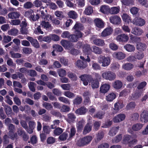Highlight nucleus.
Returning <instances> with one entry per match:
<instances>
[{"label": "nucleus", "mask_w": 148, "mask_h": 148, "mask_svg": "<svg viewBox=\"0 0 148 148\" xmlns=\"http://www.w3.org/2000/svg\"><path fill=\"white\" fill-rule=\"evenodd\" d=\"M138 140L136 139L133 138L132 135L129 134L124 135L122 141L123 144L127 145L131 148L136 144Z\"/></svg>", "instance_id": "f257e3e1"}, {"label": "nucleus", "mask_w": 148, "mask_h": 148, "mask_svg": "<svg viewBox=\"0 0 148 148\" xmlns=\"http://www.w3.org/2000/svg\"><path fill=\"white\" fill-rule=\"evenodd\" d=\"M85 58L84 57L81 56L80 58L81 59L84 61L83 62L80 60H78L76 62V65L80 69H84L86 68L88 66V64L87 62H89L90 61V58L88 56H87Z\"/></svg>", "instance_id": "f03ea898"}, {"label": "nucleus", "mask_w": 148, "mask_h": 148, "mask_svg": "<svg viewBox=\"0 0 148 148\" xmlns=\"http://www.w3.org/2000/svg\"><path fill=\"white\" fill-rule=\"evenodd\" d=\"M92 139V137L91 136H85L78 140L77 145L79 147H83L89 144Z\"/></svg>", "instance_id": "7ed1b4c3"}, {"label": "nucleus", "mask_w": 148, "mask_h": 148, "mask_svg": "<svg viewBox=\"0 0 148 148\" xmlns=\"http://www.w3.org/2000/svg\"><path fill=\"white\" fill-rule=\"evenodd\" d=\"M102 77L106 80L112 81L115 78V74L111 71H106L103 73L102 75Z\"/></svg>", "instance_id": "20e7f679"}, {"label": "nucleus", "mask_w": 148, "mask_h": 148, "mask_svg": "<svg viewBox=\"0 0 148 148\" xmlns=\"http://www.w3.org/2000/svg\"><path fill=\"white\" fill-rule=\"evenodd\" d=\"M79 78L83 82L84 85L87 86L88 84V83H90L92 79V77L91 75L84 74L81 75Z\"/></svg>", "instance_id": "39448f33"}, {"label": "nucleus", "mask_w": 148, "mask_h": 148, "mask_svg": "<svg viewBox=\"0 0 148 148\" xmlns=\"http://www.w3.org/2000/svg\"><path fill=\"white\" fill-rule=\"evenodd\" d=\"M25 16L27 17H29L30 19L34 21H35L38 20L39 16L38 14H37L35 16L34 11L33 10H30L25 12Z\"/></svg>", "instance_id": "423d86ee"}, {"label": "nucleus", "mask_w": 148, "mask_h": 148, "mask_svg": "<svg viewBox=\"0 0 148 148\" xmlns=\"http://www.w3.org/2000/svg\"><path fill=\"white\" fill-rule=\"evenodd\" d=\"M110 59L109 57H106L102 56L99 58V62L100 63H102V66L103 67L107 66L109 65L110 63Z\"/></svg>", "instance_id": "0eeeda50"}, {"label": "nucleus", "mask_w": 148, "mask_h": 148, "mask_svg": "<svg viewBox=\"0 0 148 148\" xmlns=\"http://www.w3.org/2000/svg\"><path fill=\"white\" fill-rule=\"evenodd\" d=\"M26 39L30 42L32 46L34 47L36 49L40 48V45L39 43L36 39L29 36L27 37Z\"/></svg>", "instance_id": "6e6552de"}, {"label": "nucleus", "mask_w": 148, "mask_h": 148, "mask_svg": "<svg viewBox=\"0 0 148 148\" xmlns=\"http://www.w3.org/2000/svg\"><path fill=\"white\" fill-rule=\"evenodd\" d=\"M94 22L96 27L100 28L104 27L105 23L101 19L96 18L94 19Z\"/></svg>", "instance_id": "1a4fd4ad"}, {"label": "nucleus", "mask_w": 148, "mask_h": 148, "mask_svg": "<svg viewBox=\"0 0 148 148\" xmlns=\"http://www.w3.org/2000/svg\"><path fill=\"white\" fill-rule=\"evenodd\" d=\"M61 44L65 49H71L73 47L72 43L69 41L63 40L60 42Z\"/></svg>", "instance_id": "9d476101"}, {"label": "nucleus", "mask_w": 148, "mask_h": 148, "mask_svg": "<svg viewBox=\"0 0 148 148\" xmlns=\"http://www.w3.org/2000/svg\"><path fill=\"white\" fill-rule=\"evenodd\" d=\"M110 23L113 24L118 25L121 23V19L120 17L115 15L110 16Z\"/></svg>", "instance_id": "9b49d317"}, {"label": "nucleus", "mask_w": 148, "mask_h": 148, "mask_svg": "<svg viewBox=\"0 0 148 148\" xmlns=\"http://www.w3.org/2000/svg\"><path fill=\"white\" fill-rule=\"evenodd\" d=\"M113 31V29L110 27H108L105 29L101 33V36L104 37L111 35Z\"/></svg>", "instance_id": "f8f14e48"}, {"label": "nucleus", "mask_w": 148, "mask_h": 148, "mask_svg": "<svg viewBox=\"0 0 148 148\" xmlns=\"http://www.w3.org/2000/svg\"><path fill=\"white\" fill-rule=\"evenodd\" d=\"M126 117L125 114H119L114 117L113 121L114 123H118L123 121Z\"/></svg>", "instance_id": "ddd939ff"}, {"label": "nucleus", "mask_w": 148, "mask_h": 148, "mask_svg": "<svg viewBox=\"0 0 148 148\" xmlns=\"http://www.w3.org/2000/svg\"><path fill=\"white\" fill-rule=\"evenodd\" d=\"M140 120L143 123L148 121V111L144 110L140 114Z\"/></svg>", "instance_id": "4468645a"}, {"label": "nucleus", "mask_w": 148, "mask_h": 148, "mask_svg": "<svg viewBox=\"0 0 148 148\" xmlns=\"http://www.w3.org/2000/svg\"><path fill=\"white\" fill-rule=\"evenodd\" d=\"M133 21L134 24L140 26L144 25L145 23V21L144 19L137 17L135 18Z\"/></svg>", "instance_id": "2eb2a0df"}, {"label": "nucleus", "mask_w": 148, "mask_h": 148, "mask_svg": "<svg viewBox=\"0 0 148 148\" xmlns=\"http://www.w3.org/2000/svg\"><path fill=\"white\" fill-rule=\"evenodd\" d=\"M113 57L119 60L124 59L125 57V54L121 52H115L113 53Z\"/></svg>", "instance_id": "dca6fc26"}, {"label": "nucleus", "mask_w": 148, "mask_h": 148, "mask_svg": "<svg viewBox=\"0 0 148 148\" xmlns=\"http://www.w3.org/2000/svg\"><path fill=\"white\" fill-rule=\"evenodd\" d=\"M129 39L128 36L125 34L118 35L116 38V39L120 42H125L128 41Z\"/></svg>", "instance_id": "f3484780"}, {"label": "nucleus", "mask_w": 148, "mask_h": 148, "mask_svg": "<svg viewBox=\"0 0 148 148\" xmlns=\"http://www.w3.org/2000/svg\"><path fill=\"white\" fill-rule=\"evenodd\" d=\"M92 47H90V45L87 44L84 45L83 47V51L87 56L91 54L92 52Z\"/></svg>", "instance_id": "a211bd4d"}, {"label": "nucleus", "mask_w": 148, "mask_h": 148, "mask_svg": "<svg viewBox=\"0 0 148 148\" xmlns=\"http://www.w3.org/2000/svg\"><path fill=\"white\" fill-rule=\"evenodd\" d=\"M87 110L84 106H82L77 109L75 111L76 114L79 115H83L85 114L86 113Z\"/></svg>", "instance_id": "6ab92c4d"}, {"label": "nucleus", "mask_w": 148, "mask_h": 148, "mask_svg": "<svg viewBox=\"0 0 148 148\" xmlns=\"http://www.w3.org/2000/svg\"><path fill=\"white\" fill-rule=\"evenodd\" d=\"M110 86L107 84H104L101 86L100 88V92L103 93L107 92L109 90Z\"/></svg>", "instance_id": "aec40b11"}, {"label": "nucleus", "mask_w": 148, "mask_h": 148, "mask_svg": "<svg viewBox=\"0 0 148 148\" xmlns=\"http://www.w3.org/2000/svg\"><path fill=\"white\" fill-rule=\"evenodd\" d=\"M6 114L8 117H11L13 115L12 109L10 106L7 105L3 106Z\"/></svg>", "instance_id": "412c9836"}, {"label": "nucleus", "mask_w": 148, "mask_h": 148, "mask_svg": "<svg viewBox=\"0 0 148 148\" xmlns=\"http://www.w3.org/2000/svg\"><path fill=\"white\" fill-rule=\"evenodd\" d=\"M92 52L95 54L100 55L103 53V50L100 47L94 45L92 46Z\"/></svg>", "instance_id": "4be33fe9"}, {"label": "nucleus", "mask_w": 148, "mask_h": 148, "mask_svg": "<svg viewBox=\"0 0 148 148\" xmlns=\"http://www.w3.org/2000/svg\"><path fill=\"white\" fill-rule=\"evenodd\" d=\"M136 47L137 50L140 51H142L146 49L147 45L145 43L139 42L137 44Z\"/></svg>", "instance_id": "5701e85b"}, {"label": "nucleus", "mask_w": 148, "mask_h": 148, "mask_svg": "<svg viewBox=\"0 0 148 148\" xmlns=\"http://www.w3.org/2000/svg\"><path fill=\"white\" fill-rule=\"evenodd\" d=\"M92 125L91 123H87L85 126L83 133L84 134H86L89 133L92 130Z\"/></svg>", "instance_id": "b1692460"}, {"label": "nucleus", "mask_w": 148, "mask_h": 148, "mask_svg": "<svg viewBox=\"0 0 148 148\" xmlns=\"http://www.w3.org/2000/svg\"><path fill=\"white\" fill-rule=\"evenodd\" d=\"M122 19L125 24H128L131 22V17L127 14L124 13L122 16Z\"/></svg>", "instance_id": "393cba45"}, {"label": "nucleus", "mask_w": 148, "mask_h": 148, "mask_svg": "<svg viewBox=\"0 0 148 148\" xmlns=\"http://www.w3.org/2000/svg\"><path fill=\"white\" fill-rule=\"evenodd\" d=\"M20 15V13L17 11L12 12L9 13L8 15V17L12 19L18 18Z\"/></svg>", "instance_id": "a878e982"}, {"label": "nucleus", "mask_w": 148, "mask_h": 148, "mask_svg": "<svg viewBox=\"0 0 148 148\" xmlns=\"http://www.w3.org/2000/svg\"><path fill=\"white\" fill-rule=\"evenodd\" d=\"M67 121L69 123H73L76 118L74 114L73 113H70L67 114Z\"/></svg>", "instance_id": "bb28decb"}, {"label": "nucleus", "mask_w": 148, "mask_h": 148, "mask_svg": "<svg viewBox=\"0 0 148 148\" xmlns=\"http://www.w3.org/2000/svg\"><path fill=\"white\" fill-rule=\"evenodd\" d=\"M120 8L119 6L113 7L110 8L109 13L112 14H116L119 12Z\"/></svg>", "instance_id": "cd10ccee"}, {"label": "nucleus", "mask_w": 148, "mask_h": 148, "mask_svg": "<svg viewBox=\"0 0 148 148\" xmlns=\"http://www.w3.org/2000/svg\"><path fill=\"white\" fill-rule=\"evenodd\" d=\"M110 8L108 6L103 5L101 6L100 11L104 14H108L109 13Z\"/></svg>", "instance_id": "c85d7f7f"}, {"label": "nucleus", "mask_w": 148, "mask_h": 148, "mask_svg": "<svg viewBox=\"0 0 148 148\" xmlns=\"http://www.w3.org/2000/svg\"><path fill=\"white\" fill-rule=\"evenodd\" d=\"M123 86L122 82L120 80H116L113 84V87L116 89H120Z\"/></svg>", "instance_id": "c756f323"}, {"label": "nucleus", "mask_w": 148, "mask_h": 148, "mask_svg": "<svg viewBox=\"0 0 148 148\" xmlns=\"http://www.w3.org/2000/svg\"><path fill=\"white\" fill-rule=\"evenodd\" d=\"M124 106L123 102L119 101L114 104V109L115 110L119 111L120 109L123 108Z\"/></svg>", "instance_id": "7c9ffc66"}, {"label": "nucleus", "mask_w": 148, "mask_h": 148, "mask_svg": "<svg viewBox=\"0 0 148 148\" xmlns=\"http://www.w3.org/2000/svg\"><path fill=\"white\" fill-rule=\"evenodd\" d=\"M132 32L133 34L135 35L140 36L143 33V31L140 28L136 27L132 29Z\"/></svg>", "instance_id": "2f4dec72"}, {"label": "nucleus", "mask_w": 148, "mask_h": 148, "mask_svg": "<svg viewBox=\"0 0 148 148\" xmlns=\"http://www.w3.org/2000/svg\"><path fill=\"white\" fill-rule=\"evenodd\" d=\"M94 44L99 46H102L105 45L104 40L100 39H96L93 40Z\"/></svg>", "instance_id": "473e14b6"}, {"label": "nucleus", "mask_w": 148, "mask_h": 148, "mask_svg": "<svg viewBox=\"0 0 148 148\" xmlns=\"http://www.w3.org/2000/svg\"><path fill=\"white\" fill-rule=\"evenodd\" d=\"M91 86L93 89L97 88L99 86V81L97 79L92 80L90 82Z\"/></svg>", "instance_id": "72a5a7b5"}, {"label": "nucleus", "mask_w": 148, "mask_h": 148, "mask_svg": "<svg viewBox=\"0 0 148 148\" xmlns=\"http://www.w3.org/2000/svg\"><path fill=\"white\" fill-rule=\"evenodd\" d=\"M124 48L127 51L131 52L135 50V47L133 45L127 44L124 47Z\"/></svg>", "instance_id": "f704fd0d"}, {"label": "nucleus", "mask_w": 148, "mask_h": 148, "mask_svg": "<svg viewBox=\"0 0 148 148\" xmlns=\"http://www.w3.org/2000/svg\"><path fill=\"white\" fill-rule=\"evenodd\" d=\"M82 101V99L81 96L77 95L76 97L73 100V104L75 105L80 104Z\"/></svg>", "instance_id": "c9c22d12"}, {"label": "nucleus", "mask_w": 148, "mask_h": 148, "mask_svg": "<svg viewBox=\"0 0 148 148\" xmlns=\"http://www.w3.org/2000/svg\"><path fill=\"white\" fill-rule=\"evenodd\" d=\"M105 114V112L102 111L97 112L93 116L94 118H96L99 119H102L103 118Z\"/></svg>", "instance_id": "e433bc0d"}, {"label": "nucleus", "mask_w": 148, "mask_h": 148, "mask_svg": "<svg viewBox=\"0 0 148 148\" xmlns=\"http://www.w3.org/2000/svg\"><path fill=\"white\" fill-rule=\"evenodd\" d=\"M68 15L69 17L73 19H75L78 17L77 12L73 10H71L68 13Z\"/></svg>", "instance_id": "4c0bfd02"}, {"label": "nucleus", "mask_w": 148, "mask_h": 148, "mask_svg": "<svg viewBox=\"0 0 148 148\" xmlns=\"http://www.w3.org/2000/svg\"><path fill=\"white\" fill-rule=\"evenodd\" d=\"M116 95L114 93H111L109 94L106 96V99L108 101H112L116 98Z\"/></svg>", "instance_id": "58836bf2"}, {"label": "nucleus", "mask_w": 148, "mask_h": 148, "mask_svg": "<svg viewBox=\"0 0 148 148\" xmlns=\"http://www.w3.org/2000/svg\"><path fill=\"white\" fill-rule=\"evenodd\" d=\"M64 95L69 99H73L75 96V94L69 91H65L64 93Z\"/></svg>", "instance_id": "ea45409f"}, {"label": "nucleus", "mask_w": 148, "mask_h": 148, "mask_svg": "<svg viewBox=\"0 0 148 148\" xmlns=\"http://www.w3.org/2000/svg\"><path fill=\"white\" fill-rule=\"evenodd\" d=\"M136 106L134 102H131L128 103L126 106V109L127 110H129L134 109Z\"/></svg>", "instance_id": "a19ab883"}, {"label": "nucleus", "mask_w": 148, "mask_h": 148, "mask_svg": "<svg viewBox=\"0 0 148 148\" xmlns=\"http://www.w3.org/2000/svg\"><path fill=\"white\" fill-rule=\"evenodd\" d=\"M123 68L126 70H130L133 68V65L130 63H127L123 64L122 66Z\"/></svg>", "instance_id": "79ce46f5"}, {"label": "nucleus", "mask_w": 148, "mask_h": 148, "mask_svg": "<svg viewBox=\"0 0 148 148\" xmlns=\"http://www.w3.org/2000/svg\"><path fill=\"white\" fill-rule=\"evenodd\" d=\"M143 126L142 124L137 123L133 125L132 129L134 131H138L140 130L142 128Z\"/></svg>", "instance_id": "37998d69"}, {"label": "nucleus", "mask_w": 148, "mask_h": 148, "mask_svg": "<svg viewBox=\"0 0 148 148\" xmlns=\"http://www.w3.org/2000/svg\"><path fill=\"white\" fill-rule=\"evenodd\" d=\"M140 96V93L138 90H136L135 92L132 94L131 98L133 100L137 99Z\"/></svg>", "instance_id": "c03bdc74"}, {"label": "nucleus", "mask_w": 148, "mask_h": 148, "mask_svg": "<svg viewBox=\"0 0 148 148\" xmlns=\"http://www.w3.org/2000/svg\"><path fill=\"white\" fill-rule=\"evenodd\" d=\"M93 11L92 7L91 6H88L86 8L84 13L86 15H90L92 13Z\"/></svg>", "instance_id": "a18cd8bd"}, {"label": "nucleus", "mask_w": 148, "mask_h": 148, "mask_svg": "<svg viewBox=\"0 0 148 148\" xmlns=\"http://www.w3.org/2000/svg\"><path fill=\"white\" fill-rule=\"evenodd\" d=\"M41 25L44 28L49 29L51 27V25L48 22H45V21H42L41 23Z\"/></svg>", "instance_id": "49530a36"}, {"label": "nucleus", "mask_w": 148, "mask_h": 148, "mask_svg": "<svg viewBox=\"0 0 148 148\" xmlns=\"http://www.w3.org/2000/svg\"><path fill=\"white\" fill-rule=\"evenodd\" d=\"M8 136L12 140L16 139L18 137V135L16 133L14 132H9L8 133Z\"/></svg>", "instance_id": "de8ad7c7"}, {"label": "nucleus", "mask_w": 148, "mask_h": 148, "mask_svg": "<svg viewBox=\"0 0 148 148\" xmlns=\"http://www.w3.org/2000/svg\"><path fill=\"white\" fill-rule=\"evenodd\" d=\"M38 141L36 135L32 136L30 138V141H29L28 142L31 143L33 145H34L37 143Z\"/></svg>", "instance_id": "09e8293b"}, {"label": "nucleus", "mask_w": 148, "mask_h": 148, "mask_svg": "<svg viewBox=\"0 0 148 148\" xmlns=\"http://www.w3.org/2000/svg\"><path fill=\"white\" fill-rule=\"evenodd\" d=\"M68 136V134L66 132H64L60 136L59 138L60 140L64 141L66 140Z\"/></svg>", "instance_id": "8fccbe9b"}, {"label": "nucleus", "mask_w": 148, "mask_h": 148, "mask_svg": "<svg viewBox=\"0 0 148 148\" xmlns=\"http://www.w3.org/2000/svg\"><path fill=\"white\" fill-rule=\"evenodd\" d=\"M58 99L60 101L63 103L68 104H70L69 100L67 98L63 97H60L58 98Z\"/></svg>", "instance_id": "3c124183"}, {"label": "nucleus", "mask_w": 148, "mask_h": 148, "mask_svg": "<svg viewBox=\"0 0 148 148\" xmlns=\"http://www.w3.org/2000/svg\"><path fill=\"white\" fill-rule=\"evenodd\" d=\"M121 1L122 4L126 5H129L134 3L133 0H122Z\"/></svg>", "instance_id": "603ef678"}, {"label": "nucleus", "mask_w": 148, "mask_h": 148, "mask_svg": "<svg viewBox=\"0 0 148 148\" xmlns=\"http://www.w3.org/2000/svg\"><path fill=\"white\" fill-rule=\"evenodd\" d=\"M53 47L55 50H56L58 52H61L63 50V49L62 46L58 44L53 45Z\"/></svg>", "instance_id": "864d4df0"}, {"label": "nucleus", "mask_w": 148, "mask_h": 148, "mask_svg": "<svg viewBox=\"0 0 148 148\" xmlns=\"http://www.w3.org/2000/svg\"><path fill=\"white\" fill-rule=\"evenodd\" d=\"M69 40L73 42H77L78 39L75 34H70L69 39Z\"/></svg>", "instance_id": "5fc2aeb1"}, {"label": "nucleus", "mask_w": 148, "mask_h": 148, "mask_svg": "<svg viewBox=\"0 0 148 148\" xmlns=\"http://www.w3.org/2000/svg\"><path fill=\"white\" fill-rule=\"evenodd\" d=\"M147 85V83L145 81H143L139 83L137 86V88L138 90L143 89Z\"/></svg>", "instance_id": "6e6d98bb"}, {"label": "nucleus", "mask_w": 148, "mask_h": 148, "mask_svg": "<svg viewBox=\"0 0 148 148\" xmlns=\"http://www.w3.org/2000/svg\"><path fill=\"white\" fill-rule=\"evenodd\" d=\"M70 110V108L65 105H63L61 108L60 111L62 112H67Z\"/></svg>", "instance_id": "4d7b16f0"}, {"label": "nucleus", "mask_w": 148, "mask_h": 148, "mask_svg": "<svg viewBox=\"0 0 148 148\" xmlns=\"http://www.w3.org/2000/svg\"><path fill=\"white\" fill-rule=\"evenodd\" d=\"M140 4L144 6L146 8H148V1L147 0H138Z\"/></svg>", "instance_id": "13d9d810"}, {"label": "nucleus", "mask_w": 148, "mask_h": 148, "mask_svg": "<svg viewBox=\"0 0 148 148\" xmlns=\"http://www.w3.org/2000/svg\"><path fill=\"white\" fill-rule=\"evenodd\" d=\"M58 74L60 77H63L66 75V72L64 69H60L58 71Z\"/></svg>", "instance_id": "bf43d9fd"}, {"label": "nucleus", "mask_w": 148, "mask_h": 148, "mask_svg": "<svg viewBox=\"0 0 148 148\" xmlns=\"http://www.w3.org/2000/svg\"><path fill=\"white\" fill-rule=\"evenodd\" d=\"M52 92L54 95L57 96H60L62 95V92L58 89L55 88L52 90Z\"/></svg>", "instance_id": "052dcab7"}, {"label": "nucleus", "mask_w": 148, "mask_h": 148, "mask_svg": "<svg viewBox=\"0 0 148 148\" xmlns=\"http://www.w3.org/2000/svg\"><path fill=\"white\" fill-rule=\"evenodd\" d=\"M23 52L26 54H30L32 52V49L30 48L25 47L23 49Z\"/></svg>", "instance_id": "680f3d73"}, {"label": "nucleus", "mask_w": 148, "mask_h": 148, "mask_svg": "<svg viewBox=\"0 0 148 148\" xmlns=\"http://www.w3.org/2000/svg\"><path fill=\"white\" fill-rule=\"evenodd\" d=\"M51 114L52 115L58 117H61V113L58 111L53 110L51 111Z\"/></svg>", "instance_id": "e2e57ef3"}, {"label": "nucleus", "mask_w": 148, "mask_h": 148, "mask_svg": "<svg viewBox=\"0 0 148 148\" xmlns=\"http://www.w3.org/2000/svg\"><path fill=\"white\" fill-rule=\"evenodd\" d=\"M61 86L63 89L64 90H69L71 88V86L69 84H62Z\"/></svg>", "instance_id": "0e129e2a"}, {"label": "nucleus", "mask_w": 148, "mask_h": 148, "mask_svg": "<svg viewBox=\"0 0 148 148\" xmlns=\"http://www.w3.org/2000/svg\"><path fill=\"white\" fill-rule=\"evenodd\" d=\"M33 6L34 5L32 2L28 1L24 4L23 6L25 8L29 9L32 8Z\"/></svg>", "instance_id": "69168bd1"}, {"label": "nucleus", "mask_w": 148, "mask_h": 148, "mask_svg": "<svg viewBox=\"0 0 148 148\" xmlns=\"http://www.w3.org/2000/svg\"><path fill=\"white\" fill-rule=\"evenodd\" d=\"M110 48L113 51H116L118 48V46L117 45L114 43H111L109 45Z\"/></svg>", "instance_id": "338daca9"}, {"label": "nucleus", "mask_w": 148, "mask_h": 148, "mask_svg": "<svg viewBox=\"0 0 148 148\" xmlns=\"http://www.w3.org/2000/svg\"><path fill=\"white\" fill-rule=\"evenodd\" d=\"M43 106L46 109L49 110L53 108L52 105L49 103L47 102H44L43 104Z\"/></svg>", "instance_id": "774afa93"}]
</instances>
